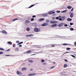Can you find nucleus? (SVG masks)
I'll list each match as a JSON object with an SVG mask.
<instances>
[{"label": "nucleus", "mask_w": 76, "mask_h": 76, "mask_svg": "<svg viewBox=\"0 0 76 76\" xmlns=\"http://www.w3.org/2000/svg\"><path fill=\"white\" fill-rule=\"evenodd\" d=\"M34 31L36 32H38L40 31V29L37 28H35L34 29Z\"/></svg>", "instance_id": "obj_1"}, {"label": "nucleus", "mask_w": 76, "mask_h": 76, "mask_svg": "<svg viewBox=\"0 0 76 76\" xmlns=\"http://www.w3.org/2000/svg\"><path fill=\"white\" fill-rule=\"evenodd\" d=\"M48 25V23H44L42 25V26H46Z\"/></svg>", "instance_id": "obj_2"}, {"label": "nucleus", "mask_w": 76, "mask_h": 76, "mask_svg": "<svg viewBox=\"0 0 76 76\" xmlns=\"http://www.w3.org/2000/svg\"><path fill=\"white\" fill-rule=\"evenodd\" d=\"M17 75H21L22 74V73L20 72L19 71H17Z\"/></svg>", "instance_id": "obj_3"}, {"label": "nucleus", "mask_w": 76, "mask_h": 76, "mask_svg": "<svg viewBox=\"0 0 76 76\" xmlns=\"http://www.w3.org/2000/svg\"><path fill=\"white\" fill-rule=\"evenodd\" d=\"M38 20L39 22H42V21H43V20H44V18H42L39 19Z\"/></svg>", "instance_id": "obj_4"}, {"label": "nucleus", "mask_w": 76, "mask_h": 76, "mask_svg": "<svg viewBox=\"0 0 76 76\" xmlns=\"http://www.w3.org/2000/svg\"><path fill=\"white\" fill-rule=\"evenodd\" d=\"M50 23H56L57 21H50Z\"/></svg>", "instance_id": "obj_5"}, {"label": "nucleus", "mask_w": 76, "mask_h": 76, "mask_svg": "<svg viewBox=\"0 0 76 76\" xmlns=\"http://www.w3.org/2000/svg\"><path fill=\"white\" fill-rule=\"evenodd\" d=\"M74 16V14H73V13H71L70 15V18H73Z\"/></svg>", "instance_id": "obj_6"}, {"label": "nucleus", "mask_w": 76, "mask_h": 76, "mask_svg": "<svg viewBox=\"0 0 76 76\" xmlns=\"http://www.w3.org/2000/svg\"><path fill=\"white\" fill-rule=\"evenodd\" d=\"M61 18L62 20L64 21L66 19V17L65 16H62L61 17Z\"/></svg>", "instance_id": "obj_7"}, {"label": "nucleus", "mask_w": 76, "mask_h": 76, "mask_svg": "<svg viewBox=\"0 0 76 76\" xmlns=\"http://www.w3.org/2000/svg\"><path fill=\"white\" fill-rule=\"evenodd\" d=\"M59 27H61L63 26V23H61L60 24H59L58 25Z\"/></svg>", "instance_id": "obj_8"}, {"label": "nucleus", "mask_w": 76, "mask_h": 76, "mask_svg": "<svg viewBox=\"0 0 76 76\" xmlns=\"http://www.w3.org/2000/svg\"><path fill=\"white\" fill-rule=\"evenodd\" d=\"M2 33H3V34H7V32L5 30H2L1 31Z\"/></svg>", "instance_id": "obj_9"}, {"label": "nucleus", "mask_w": 76, "mask_h": 76, "mask_svg": "<svg viewBox=\"0 0 76 76\" xmlns=\"http://www.w3.org/2000/svg\"><path fill=\"white\" fill-rule=\"evenodd\" d=\"M55 13V12H49V15H52V14H54Z\"/></svg>", "instance_id": "obj_10"}, {"label": "nucleus", "mask_w": 76, "mask_h": 76, "mask_svg": "<svg viewBox=\"0 0 76 76\" xmlns=\"http://www.w3.org/2000/svg\"><path fill=\"white\" fill-rule=\"evenodd\" d=\"M42 15L44 17H45L48 16V14L47 13H45L43 14Z\"/></svg>", "instance_id": "obj_11"}, {"label": "nucleus", "mask_w": 76, "mask_h": 76, "mask_svg": "<svg viewBox=\"0 0 76 76\" xmlns=\"http://www.w3.org/2000/svg\"><path fill=\"white\" fill-rule=\"evenodd\" d=\"M57 25L56 24H54L52 25V26L53 28H54V27H57Z\"/></svg>", "instance_id": "obj_12"}, {"label": "nucleus", "mask_w": 76, "mask_h": 76, "mask_svg": "<svg viewBox=\"0 0 76 76\" xmlns=\"http://www.w3.org/2000/svg\"><path fill=\"white\" fill-rule=\"evenodd\" d=\"M32 36H34V35L32 34H29V35H26V37H32Z\"/></svg>", "instance_id": "obj_13"}, {"label": "nucleus", "mask_w": 76, "mask_h": 76, "mask_svg": "<svg viewBox=\"0 0 76 76\" xmlns=\"http://www.w3.org/2000/svg\"><path fill=\"white\" fill-rule=\"evenodd\" d=\"M32 53V51L31 50H28L27 51V53L28 54H30Z\"/></svg>", "instance_id": "obj_14"}, {"label": "nucleus", "mask_w": 76, "mask_h": 76, "mask_svg": "<svg viewBox=\"0 0 76 76\" xmlns=\"http://www.w3.org/2000/svg\"><path fill=\"white\" fill-rule=\"evenodd\" d=\"M67 7L68 9H71L72 7L71 6H68Z\"/></svg>", "instance_id": "obj_15"}, {"label": "nucleus", "mask_w": 76, "mask_h": 76, "mask_svg": "<svg viewBox=\"0 0 76 76\" xmlns=\"http://www.w3.org/2000/svg\"><path fill=\"white\" fill-rule=\"evenodd\" d=\"M19 20V19L18 18H15L14 19V20H12L13 22H14V21H15V20Z\"/></svg>", "instance_id": "obj_16"}, {"label": "nucleus", "mask_w": 76, "mask_h": 76, "mask_svg": "<svg viewBox=\"0 0 76 76\" xmlns=\"http://www.w3.org/2000/svg\"><path fill=\"white\" fill-rule=\"evenodd\" d=\"M67 20L68 21H72V19L71 18H68L67 19Z\"/></svg>", "instance_id": "obj_17"}, {"label": "nucleus", "mask_w": 76, "mask_h": 76, "mask_svg": "<svg viewBox=\"0 0 76 76\" xmlns=\"http://www.w3.org/2000/svg\"><path fill=\"white\" fill-rule=\"evenodd\" d=\"M26 70V68L24 67L22 68V70H23V71H24V70Z\"/></svg>", "instance_id": "obj_18"}, {"label": "nucleus", "mask_w": 76, "mask_h": 76, "mask_svg": "<svg viewBox=\"0 0 76 76\" xmlns=\"http://www.w3.org/2000/svg\"><path fill=\"white\" fill-rule=\"evenodd\" d=\"M66 12H67V10H65L64 11H61V13H66Z\"/></svg>", "instance_id": "obj_19"}, {"label": "nucleus", "mask_w": 76, "mask_h": 76, "mask_svg": "<svg viewBox=\"0 0 76 76\" xmlns=\"http://www.w3.org/2000/svg\"><path fill=\"white\" fill-rule=\"evenodd\" d=\"M34 5H35L34 4L32 5L31 6H30L29 7H28V8H31L32 7H33V6H34Z\"/></svg>", "instance_id": "obj_20"}, {"label": "nucleus", "mask_w": 76, "mask_h": 76, "mask_svg": "<svg viewBox=\"0 0 76 76\" xmlns=\"http://www.w3.org/2000/svg\"><path fill=\"white\" fill-rule=\"evenodd\" d=\"M8 44H10V45H12V42H7Z\"/></svg>", "instance_id": "obj_21"}, {"label": "nucleus", "mask_w": 76, "mask_h": 76, "mask_svg": "<svg viewBox=\"0 0 76 76\" xmlns=\"http://www.w3.org/2000/svg\"><path fill=\"white\" fill-rule=\"evenodd\" d=\"M41 61L42 63H44L45 62V61L44 59H42L41 60Z\"/></svg>", "instance_id": "obj_22"}, {"label": "nucleus", "mask_w": 76, "mask_h": 76, "mask_svg": "<svg viewBox=\"0 0 76 76\" xmlns=\"http://www.w3.org/2000/svg\"><path fill=\"white\" fill-rule=\"evenodd\" d=\"M26 23H29V20H27L25 21Z\"/></svg>", "instance_id": "obj_23"}, {"label": "nucleus", "mask_w": 76, "mask_h": 76, "mask_svg": "<svg viewBox=\"0 0 76 76\" xmlns=\"http://www.w3.org/2000/svg\"><path fill=\"white\" fill-rule=\"evenodd\" d=\"M28 62H30V63H33V61L31 60H29Z\"/></svg>", "instance_id": "obj_24"}, {"label": "nucleus", "mask_w": 76, "mask_h": 76, "mask_svg": "<svg viewBox=\"0 0 76 76\" xmlns=\"http://www.w3.org/2000/svg\"><path fill=\"white\" fill-rule=\"evenodd\" d=\"M71 56L72 57H73L74 58H75V56L74 55H71Z\"/></svg>", "instance_id": "obj_25"}, {"label": "nucleus", "mask_w": 76, "mask_h": 76, "mask_svg": "<svg viewBox=\"0 0 76 76\" xmlns=\"http://www.w3.org/2000/svg\"><path fill=\"white\" fill-rule=\"evenodd\" d=\"M67 66V64H65L64 65V67H66Z\"/></svg>", "instance_id": "obj_26"}, {"label": "nucleus", "mask_w": 76, "mask_h": 76, "mask_svg": "<svg viewBox=\"0 0 76 76\" xmlns=\"http://www.w3.org/2000/svg\"><path fill=\"white\" fill-rule=\"evenodd\" d=\"M32 75H33V76H35V75H37V73H35L32 74Z\"/></svg>", "instance_id": "obj_27"}, {"label": "nucleus", "mask_w": 76, "mask_h": 76, "mask_svg": "<svg viewBox=\"0 0 76 76\" xmlns=\"http://www.w3.org/2000/svg\"><path fill=\"white\" fill-rule=\"evenodd\" d=\"M53 68H54V66H52L50 68V69H53Z\"/></svg>", "instance_id": "obj_28"}, {"label": "nucleus", "mask_w": 76, "mask_h": 76, "mask_svg": "<svg viewBox=\"0 0 76 76\" xmlns=\"http://www.w3.org/2000/svg\"><path fill=\"white\" fill-rule=\"evenodd\" d=\"M70 31H73L74 30V29L73 28H70Z\"/></svg>", "instance_id": "obj_29"}, {"label": "nucleus", "mask_w": 76, "mask_h": 76, "mask_svg": "<svg viewBox=\"0 0 76 76\" xmlns=\"http://www.w3.org/2000/svg\"><path fill=\"white\" fill-rule=\"evenodd\" d=\"M71 48H66V50H71Z\"/></svg>", "instance_id": "obj_30"}, {"label": "nucleus", "mask_w": 76, "mask_h": 76, "mask_svg": "<svg viewBox=\"0 0 76 76\" xmlns=\"http://www.w3.org/2000/svg\"><path fill=\"white\" fill-rule=\"evenodd\" d=\"M32 74H30L28 75V76H32Z\"/></svg>", "instance_id": "obj_31"}, {"label": "nucleus", "mask_w": 76, "mask_h": 76, "mask_svg": "<svg viewBox=\"0 0 76 76\" xmlns=\"http://www.w3.org/2000/svg\"><path fill=\"white\" fill-rule=\"evenodd\" d=\"M34 18H32L31 19V21H34Z\"/></svg>", "instance_id": "obj_32"}, {"label": "nucleus", "mask_w": 76, "mask_h": 76, "mask_svg": "<svg viewBox=\"0 0 76 76\" xmlns=\"http://www.w3.org/2000/svg\"><path fill=\"white\" fill-rule=\"evenodd\" d=\"M23 42H21L19 43V44H18V45H19V44H22Z\"/></svg>", "instance_id": "obj_33"}, {"label": "nucleus", "mask_w": 76, "mask_h": 76, "mask_svg": "<svg viewBox=\"0 0 76 76\" xmlns=\"http://www.w3.org/2000/svg\"><path fill=\"white\" fill-rule=\"evenodd\" d=\"M63 45H67V43H64L63 44Z\"/></svg>", "instance_id": "obj_34"}, {"label": "nucleus", "mask_w": 76, "mask_h": 76, "mask_svg": "<svg viewBox=\"0 0 76 76\" xmlns=\"http://www.w3.org/2000/svg\"><path fill=\"white\" fill-rule=\"evenodd\" d=\"M26 30L27 31H29L30 30V28H27V29H26Z\"/></svg>", "instance_id": "obj_35"}, {"label": "nucleus", "mask_w": 76, "mask_h": 76, "mask_svg": "<svg viewBox=\"0 0 76 76\" xmlns=\"http://www.w3.org/2000/svg\"><path fill=\"white\" fill-rule=\"evenodd\" d=\"M0 50H2V51H3L4 50V49L2 48H0Z\"/></svg>", "instance_id": "obj_36"}, {"label": "nucleus", "mask_w": 76, "mask_h": 76, "mask_svg": "<svg viewBox=\"0 0 76 76\" xmlns=\"http://www.w3.org/2000/svg\"><path fill=\"white\" fill-rule=\"evenodd\" d=\"M3 53V52L2 51H0V54H2Z\"/></svg>", "instance_id": "obj_37"}, {"label": "nucleus", "mask_w": 76, "mask_h": 76, "mask_svg": "<svg viewBox=\"0 0 76 76\" xmlns=\"http://www.w3.org/2000/svg\"><path fill=\"white\" fill-rule=\"evenodd\" d=\"M56 12L57 13H60V11L57 10L56 11Z\"/></svg>", "instance_id": "obj_38"}, {"label": "nucleus", "mask_w": 76, "mask_h": 76, "mask_svg": "<svg viewBox=\"0 0 76 76\" xmlns=\"http://www.w3.org/2000/svg\"><path fill=\"white\" fill-rule=\"evenodd\" d=\"M73 24H74L73 23H70V25H73Z\"/></svg>", "instance_id": "obj_39"}, {"label": "nucleus", "mask_w": 76, "mask_h": 76, "mask_svg": "<svg viewBox=\"0 0 76 76\" xmlns=\"http://www.w3.org/2000/svg\"><path fill=\"white\" fill-rule=\"evenodd\" d=\"M50 47H55V45H51V46H50Z\"/></svg>", "instance_id": "obj_40"}, {"label": "nucleus", "mask_w": 76, "mask_h": 76, "mask_svg": "<svg viewBox=\"0 0 76 76\" xmlns=\"http://www.w3.org/2000/svg\"><path fill=\"white\" fill-rule=\"evenodd\" d=\"M15 51H18L19 50V49H18V48H16L15 49Z\"/></svg>", "instance_id": "obj_41"}, {"label": "nucleus", "mask_w": 76, "mask_h": 76, "mask_svg": "<svg viewBox=\"0 0 76 76\" xmlns=\"http://www.w3.org/2000/svg\"><path fill=\"white\" fill-rule=\"evenodd\" d=\"M22 45H19V47H22Z\"/></svg>", "instance_id": "obj_42"}, {"label": "nucleus", "mask_w": 76, "mask_h": 76, "mask_svg": "<svg viewBox=\"0 0 76 76\" xmlns=\"http://www.w3.org/2000/svg\"><path fill=\"white\" fill-rule=\"evenodd\" d=\"M46 22H47V23H48V22H49V20H46Z\"/></svg>", "instance_id": "obj_43"}, {"label": "nucleus", "mask_w": 76, "mask_h": 76, "mask_svg": "<svg viewBox=\"0 0 76 76\" xmlns=\"http://www.w3.org/2000/svg\"><path fill=\"white\" fill-rule=\"evenodd\" d=\"M42 64H43V65H46V64H47V63H43Z\"/></svg>", "instance_id": "obj_44"}, {"label": "nucleus", "mask_w": 76, "mask_h": 76, "mask_svg": "<svg viewBox=\"0 0 76 76\" xmlns=\"http://www.w3.org/2000/svg\"><path fill=\"white\" fill-rule=\"evenodd\" d=\"M32 18H36V16L35 15H33L32 16Z\"/></svg>", "instance_id": "obj_45"}, {"label": "nucleus", "mask_w": 76, "mask_h": 76, "mask_svg": "<svg viewBox=\"0 0 76 76\" xmlns=\"http://www.w3.org/2000/svg\"><path fill=\"white\" fill-rule=\"evenodd\" d=\"M56 19L58 20V19H59V18H58V17H56Z\"/></svg>", "instance_id": "obj_46"}, {"label": "nucleus", "mask_w": 76, "mask_h": 76, "mask_svg": "<svg viewBox=\"0 0 76 76\" xmlns=\"http://www.w3.org/2000/svg\"><path fill=\"white\" fill-rule=\"evenodd\" d=\"M62 20V18H60L59 19V20Z\"/></svg>", "instance_id": "obj_47"}, {"label": "nucleus", "mask_w": 76, "mask_h": 76, "mask_svg": "<svg viewBox=\"0 0 76 76\" xmlns=\"http://www.w3.org/2000/svg\"><path fill=\"white\" fill-rule=\"evenodd\" d=\"M55 18H56L55 17H53V18H52V19L53 20H54V19H55Z\"/></svg>", "instance_id": "obj_48"}, {"label": "nucleus", "mask_w": 76, "mask_h": 76, "mask_svg": "<svg viewBox=\"0 0 76 76\" xmlns=\"http://www.w3.org/2000/svg\"><path fill=\"white\" fill-rule=\"evenodd\" d=\"M74 45L75 46H76V42H74Z\"/></svg>", "instance_id": "obj_49"}, {"label": "nucleus", "mask_w": 76, "mask_h": 76, "mask_svg": "<svg viewBox=\"0 0 76 76\" xmlns=\"http://www.w3.org/2000/svg\"><path fill=\"white\" fill-rule=\"evenodd\" d=\"M67 53H69V52H66L65 53H64V54H67Z\"/></svg>", "instance_id": "obj_50"}, {"label": "nucleus", "mask_w": 76, "mask_h": 76, "mask_svg": "<svg viewBox=\"0 0 76 76\" xmlns=\"http://www.w3.org/2000/svg\"><path fill=\"white\" fill-rule=\"evenodd\" d=\"M16 43H19V41H17L16 42Z\"/></svg>", "instance_id": "obj_51"}, {"label": "nucleus", "mask_w": 76, "mask_h": 76, "mask_svg": "<svg viewBox=\"0 0 76 76\" xmlns=\"http://www.w3.org/2000/svg\"><path fill=\"white\" fill-rule=\"evenodd\" d=\"M64 26L66 27V26H67L68 25L67 24H65Z\"/></svg>", "instance_id": "obj_52"}, {"label": "nucleus", "mask_w": 76, "mask_h": 76, "mask_svg": "<svg viewBox=\"0 0 76 76\" xmlns=\"http://www.w3.org/2000/svg\"><path fill=\"white\" fill-rule=\"evenodd\" d=\"M64 61H65L66 62H67V59H65Z\"/></svg>", "instance_id": "obj_53"}, {"label": "nucleus", "mask_w": 76, "mask_h": 76, "mask_svg": "<svg viewBox=\"0 0 76 76\" xmlns=\"http://www.w3.org/2000/svg\"><path fill=\"white\" fill-rule=\"evenodd\" d=\"M73 8H72V10H71V11H73Z\"/></svg>", "instance_id": "obj_54"}, {"label": "nucleus", "mask_w": 76, "mask_h": 76, "mask_svg": "<svg viewBox=\"0 0 76 76\" xmlns=\"http://www.w3.org/2000/svg\"><path fill=\"white\" fill-rule=\"evenodd\" d=\"M14 45H13V47H15V44H14Z\"/></svg>", "instance_id": "obj_55"}, {"label": "nucleus", "mask_w": 76, "mask_h": 76, "mask_svg": "<svg viewBox=\"0 0 76 76\" xmlns=\"http://www.w3.org/2000/svg\"><path fill=\"white\" fill-rule=\"evenodd\" d=\"M10 56V55H6L5 56Z\"/></svg>", "instance_id": "obj_56"}, {"label": "nucleus", "mask_w": 76, "mask_h": 76, "mask_svg": "<svg viewBox=\"0 0 76 76\" xmlns=\"http://www.w3.org/2000/svg\"><path fill=\"white\" fill-rule=\"evenodd\" d=\"M59 17L60 18H61V16H60V15L59 16Z\"/></svg>", "instance_id": "obj_57"}, {"label": "nucleus", "mask_w": 76, "mask_h": 76, "mask_svg": "<svg viewBox=\"0 0 76 76\" xmlns=\"http://www.w3.org/2000/svg\"><path fill=\"white\" fill-rule=\"evenodd\" d=\"M10 51V49H8L7 50V51Z\"/></svg>", "instance_id": "obj_58"}, {"label": "nucleus", "mask_w": 76, "mask_h": 76, "mask_svg": "<svg viewBox=\"0 0 76 76\" xmlns=\"http://www.w3.org/2000/svg\"><path fill=\"white\" fill-rule=\"evenodd\" d=\"M53 64H56V62H53Z\"/></svg>", "instance_id": "obj_59"}, {"label": "nucleus", "mask_w": 76, "mask_h": 76, "mask_svg": "<svg viewBox=\"0 0 76 76\" xmlns=\"http://www.w3.org/2000/svg\"><path fill=\"white\" fill-rule=\"evenodd\" d=\"M30 70H31V71L33 70V69H31Z\"/></svg>", "instance_id": "obj_60"}, {"label": "nucleus", "mask_w": 76, "mask_h": 76, "mask_svg": "<svg viewBox=\"0 0 76 76\" xmlns=\"http://www.w3.org/2000/svg\"><path fill=\"white\" fill-rule=\"evenodd\" d=\"M70 45V44H68L67 45Z\"/></svg>", "instance_id": "obj_61"}, {"label": "nucleus", "mask_w": 76, "mask_h": 76, "mask_svg": "<svg viewBox=\"0 0 76 76\" xmlns=\"http://www.w3.org/2000/svg\"><path fill=\"white\" fill-rule=\"evenodd\" d=\"M71 12H69V14H70L71 13Z\"/></svg>", "instance_id": "obj_62"}, {"label": "nucleus", "mask_w": 76, "mask_h": 76, "mask_svg": "<svg viewBox=\"0 0 76 76\" xmlns=\"http://www.w3.org/2000/svg\"><path fill=\"white\" fill-rule=\"evenodd\" d=\"M52 45V44H51V45Z\"/></svg>", "instance_id": "obj_63"}]
</instances>
